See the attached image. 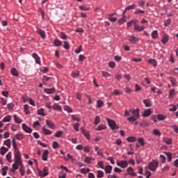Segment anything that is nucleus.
Here are the masks:
<instances>
[{
  "mask_svg": "<svg viewBox=\"0 0 178 178\" xmlns=\"http://www.w3.org/2000/svg\"><path fill=\"white\" fill-rule=\"evenodd\" d=\"M132 116L127 118L128 122L130 123H134L137 120L140 119V109L139 108H131L129 111H125L124 116Z\"/></svg>",
  "mask_w": 178,
  "mask_h": 178,
  "instance_id": "obj_1",
  "label": "nucleus"
},
{
  "mask_svg": "<svg viewBox=\"0 0 178 178\" xmlns=\"http://www.w3.org/2000/svg\"><path fill=\"white\" fill-rule=\"evenodd\" d=\"M14 158L15 163H18V165H22L23 162L22 161V154H20V151H15L14 152Z\"/></svg>",
  "mask_w": 178,
  "mask_h": 178,
  "instance_id": "obj_2",
  "label": "nucleus"
},
{
  "mask_svg": "<svg viewBox=\"0 0 178 178\" xmlns=\"http://www.w3.org/2000/svg\"><path fill=\"white\" fill-rule=\"evenodd\" d=\"M158 165L159 163L157 161H152L148 164L147 168L149 169V170L155 172V170H156V168H158Z\"/></svg>",
  "mask_w": 178,
  "mask_h": 178,
  "instance_id": "obj_3",
  "label": "nucleus"
},
{
  "mask_svg": "<svg viewBox=\"0 0 178 178\" xmlns=\"http://www.w3.org/2000/svg\"><path fill=\"white\" fill-rule=\"evenodd\" d=\"M106 121L111 130H116V129H119V127L118 126V124H116V122L115 121L109 118H106Z\"/></svg>",
  "mask_w": 178,
  "mask_h": 178,
  "instance_id": "obj_4",
  "label": "nucleus"
},
{
  "mask_svg": "<svg viewBox=\"0 0 178 178\" xmlns=\"http://www.w3.org/2000/svg\"><path fill=\"white\" fill-rule=\"evenodd\" d=\"M48 167H44L42 170H39L38 176H40V177H45L46 176H48Z\"/></svg>",
  "mask_w": 178,
  "mask_h": 178,
  "instance_id": "obj_5",
  "label": "nucleus"
},
{
  "mask_svg": "<svg viewBox=\"0 0 178 178\" xmlns=\"http://www.w3.org/2000/svg\"><path fill=\"white\" fill-rule=\"evenodd\" d=\"M117 166L122 168V169H126L129 166V162L127 161H117Z\"/></svg>",
  "mask_w": 178,
  "mask_h": 178,
  "instance_id": "obj_6",
  "label": "nucleus"
},
{
  "mask_svg": "<svg viewBox=\"0 0 178 178\" xmlns=\"http://www.w3.org/2000/svg\"><path fill=\"white\" fill-rule=\"evenodd\" d=\"M22 129L25 133H29V134L33 133V129L26 124H22Z\"/></svg>",
  "mask_w": 178,
  "mask_h": 178,
  "instance_id": "obj_7",
  "label": "nucleus"
},
{
  "mask_svg": "<svg viewBox=\"0 0 178 178\" xmlns=\"http://www.w3.org/2000/svg\"><path fill=\"white\" fill-rule=\"evenodd\" d=\"M129 41L131 42V44H136V42H138L140 41V39L134 35H130Z\"/></svg>",
  "mask_w": 178,
  "mask_h": 178,
  "instance_id": "obj_8",
  "label": "nucleus"
},
{
  "mask_svg": "<svg viewBox=\"0 0 178 178\" xmlns=\"http://www.w3.org/2000/svg\"><path fill=\"white\" fill-rule=\"evenodd\" d=\"M134 30L135 31H138V33H140V31H144L145 30V27L144 26H140L138 24H135V26H134Z\"/></svg>",
  "mask_w": 178,
  "mask_h": 178,
  "instance_id": "obj_9",
  "label": "nucleus"
},
{
  "mask_svg": "<svg viewBox=\"0 0 178 178\" xmlns=\"http://www.w3.org/2000/svg\"><path fill=\"white\" fill-rule=\"evenodd\" d=\"M46 124L49 129L52 130L55 129V124L49 120H46Z\"/></svg>",
  "mask_w": 178,
  "mask_h": 178,
  "instance_id": "obj_10",
  "label": "nucleus"
},
{
  "mask_svg": "<svg viewBox=\"0 0 178 178\" xmlns=\"http://www.w3.org/2000/svg\"><path fill=\"white\" fill-rule=\"evenodd\" d=\"M32 56L33 58H35V60L38 65H41V59L40 58V56H38V54L33 53Z\"/></svg>",
  "mask_w": 178,
  "mask_h": 178,
  "instance_id": "obj_11",
  "label": "nucleus"
},
{
  "mask_svg": "<svg viewBox=\"0 0 178 178\" xmlns=\"http://www.w3.org/2000/svg\"><path fill=\"white\" fill-rule=\"evenodd\" d=\"M127 173H129L131 176H134L136 177L137 176V174L136 172H134V170L133 169V168L129 167L127 168Z\"/></svg>",
  "mask_w": 178,
  "mask_h": 178,
  "instance_id": "obj_12",
  "label": "nucleus"
},
{
  "mask_svg": "<svg viewBox=\"0 0 178 178\" xmlns=\"http://www.w3.org/2000/svg\"><path fill=\"white\" fill-rule=\"evenodd\" d=\"M143 104L146 106V108H149L152 106V104H151V100L149 99H144L143 100Z\"/></svg>",
  "mask_w": 178,
  "mask_h": 178,
  "instance_id": "obj_13",
  "label": "nucleus"
},
{
  "mask_svg": "<svg viewBox=\"0 0 178 178\" xmlns=\"http://www.w3.org/2000/svg\"><path fill=\"white\" fill-rule=\"evenodd\" d=\"M37 33L38 34H39V35H40V37H42V38H45V37H47V35H45V31H44L43 30H41L40 29H37Z\"/></svg>",
  "mask_w": 178,
  "mask_h": 178,
  "instance_id": "obj_14",
  "label": "nucleus"
},
{
  "mask_svg": "<svg viewBox=\"0 0 178 178\" xmlns=\"http://www.w3.org/2000/svg\"><path fill=\"white\" fill-rule=\"evenodd\" d=\"M112 169H113L112 165H106L104 168L105 172L107 174L112 173Z\"/></svg>",
  "mask_w": 178,
  "mask_h": 178,
  "instance_id": "obj_15",
  "label": "nucleus"
},
{
  "mask_svg": "<svg viewBox=\"0 0 178 178\" xmlns=\"http://www.w3.org/2000/svg\"><path fill=\"white\" fill-rule=\"evenodd\" d=\"M10 120H12V115H6V117H4L3 119H2V122L3 123H6L8 122H10Z\"/></svg>",
  "mask_w": 178,
  "mask_h": 178,
  "instance_id": "obj_16",
  "label": "nucleus"
},
{
  "mask_svg": "<svg viewBox=\"0 0 178 178\" xmlns=\"http://www.w3.org/2000/svg\"><path fill=\"white\" fill-rule=\"evenodd\" d=\"M152 113L151 109H147L143 112V118H148Z\"/></svg>",
  "mask_w": 178,
  "mask_h": 178,
  "instance_id": "obj_17",
  "label": "nucleus"
},
{
  "mask_svg": "<svg viewBox=\"0 0 178 178\" xmlns=\"http://www.w3.org/2000/svg\"><path fill=\"white\" fill-rule=\"evenodd\" d=\"M48 154H49V152L48 150H44L42 154V161H47L48 159Z\"/></svg>",
  "mask_w": 178,
  "mask_h": 178,
  "instance_id": "obj_18",
  "label": "nucleus"
},
{
  "mask_svg": "<svg viewBox=\"0 0 178 178\" xmlns=\"http://www.w3.org/2000/svg\"><path fill=\"white\" fill-rule=\"evenodd\" d=\"M9 151V149L5 147H1L0 148V154L1 155H5V154L7 153V152Z\"/></svg>",
  "mask_w": 178,
  "mask_h": 178,
  "instance_id": "obj_19",
  "label": "nucleus"
},
{
  "mask_svg": "<svg viewBox=\"0 0 178 178\" xmlns=\"http://www.w3.org/2000/svg\"><path fill=\"white\" fill-rule=\"evenodd\" d=\"M19 173L22 176H24V174L26 173V170H24V166L23 165V163H22V165H19Z\"/></svg>",
  "mask_w": 178,
  "mask_h": 178,
  "instance_id": "obj_20",
  "label": "nucleus"
},
{
  "mask_svg": "<svg viewBox=\"0 0 178 178\" xmlns=\"http://www.w3.org/2000/svg\"><path fill=\"white\" fill-rule=\"evenodd\" d=\"M42 130H43V133L45 136H49V135L52 134V131H50L49 129H46L45 127H42Z\"/></svg>",
  "mask_w": 178,
  "mask_h": 178,
  "instance_id": "obj_21",
  "label": "nucleus"
},
{
  "mask_svg": "<svg viewBox=\"0 0 178 178\" xmlns=\"http://www.w3.org/2000/svg\"><path fill=\"white\" fill-rule=\"evenodd\" d=\"M176 92V89L172 88L169 91L168 97L169 98H173L175 97V94Z\"/></svg>",
  "mask_w": 178,
  "mask_h": 178,
  "instance_id": "obj_22",
  "label": "nucleus"
},
{
  "mask_svg": "<svg viewBox=\"0 0 178 178\" xmlns=\"http://www.w3.org/2000/svg\"><path fill=\"white\" fill-rule=\"evenodd\" d=\"M10 73L13 76H15V77L19 76V72H17V70H16V68L11 69Z\"/></svg>",
  "mask_w": 178,
  "mask_h": 178,
  "instance_id": "obj_23",
  "label": "nucleus"
},
{
  "mask_svg": "<svg viewBox=\"0 0 178 178\" xmlns=\"http://www.w3.org/2000/svg\"><path fill=\"white\" fill-rule=\"evenodd\" d=\"M30 106L28 104H25L24 106V111L25 112V115H29L30 114Z\"/></svg>",
  "mask_w": 178,
  "mask_h": 178,
  "instance_id": "obj_24",
  "label": "nucleus"
},
{
  "mask_svg": "<svg viewBox=\"0 0 178 178\" xmlns=\"http://www.w3.org/2000/svg\"><path fill=\"white\" fill-rule=\"evenodd\" d=\"M137 20H131V22H128L127 24V27L128 29H130V27H131V26H133V24L134 26H136V24L137 23Z\"/></svg>",
  "mask_w": 178,
  "mask_h": 178,
  "instance_id": "obj_25",
  "label": "nucleus"
},
{
  "mask_svg": "<svg viewBox=\"0 0 178 178\" xmlns=\"http://www.w3.org/2000/svg\"><path fill=\"white\" fill-rule=\"evenodd\" d=\"M168 41H169V36L165 34L163 36L161 42H163V44H166V42H168Z\"/></svg>",
  "mask_w": 178,
  "mask_h": 178,
  "instance_id": "obj_26",
  "label": "nucleus"
},
{
  "mask_svg": "<svg viewBox=\"0 0 178 178\" xmlns=\"http://www.w3.org/2000/svg\"><path fill=\"white\" fill-rule=\"evenodd\" d=\"M152 134H154V136H157L158 137H161V131H159V130L155 129L152 131Z\"/></svg>",
  "mask_w": 178,
  "mask_h": 178,
  "instance_id": "obj_27",
  "label": "nucleus"
},
{
  "mask_svg": "<svg viewBox=\"0 0 178 178\" xmlns=\"http://www.w3.org/2000/svg\"><path fill=\"white\" fill-rule=\"evenodd\" d=\"M54 44L56 47H60V45H62V41L59 40L58 39H55Z\"/></svg>",
  "mask_w": 178,
  "mask_h": 178,
  "instance_id": "obj_28",
  "label": "nucleus"
},
{
  "mask_svg": "<svg viewBox=\"0 0 178 178\" xmlns=\"http://www.w3.org/2000/svg\"><path fill=\"white\" fill-rule=\"evenodd\" d=\"M44 92H47V94H54V92H55V88L45 89Z\"/></svg>",
  "mask_w": 178,
  "mask_h": 178,
  "instance_id": "obj_29",
  "label": "nucleus"
},
{
  "mask_svg": "<svg viewBox=\"0 0 178 178\" xmlns=\"http://www.w3.org/2000/svg\"><path fill=\"white\" fill-rule=\"evenodd\" d=\"M14 120L15 123H22V119H20L16 114L13 115Z\"/></svg>",
  "mask_w": 178,
  "mask_h": 178,
  "instance_id": "obj_30",
  "label": "nucleus"
},
{
  "mask_svg": "<svg viewBox=\"0 0 178 178\" xmlns=\"http://www.w3.org/2000/svg\"><path fill=\"white\" fill-rule=\"evenodd\" d=\"M6 158L7 161H8L10 163L12 162V152H9L6 156Z\"/></svg>",
  "mask_w": 178,
  "mask_h": 178,
  "instance_id": "obj_31",
  "label": "nucleus"
},
{
  "mask_svg": "<svg viewBox=\"0 0 178 178\" xmlns=\"http://www.w3.org/2000/svg\"><path fill=\"white\" fill-rule=\"evenodd\" d=\"M105 129H106V127L104 124H99L96 130H97V131H101V130H105Z\"/></svg>",
  "mask_w": 178,
  "mask_h": 178,
  "instance_id": "obj_32",
  "label": "nucleus"
},
{
  "mask_svg": "<svg viewBox=\"0 0 178 178\" xmlns=\"http://www.w3.org/2000/svg\"><path fill=\"white\" fill-rule=\"evenodd\" d=\"M82 133L88 140H90V133L88 131H86V129H83Z\"/></svg>",
  "mask_w": 178,
  "mask_h": 178,
  "instance_id": "obj_33",
  "label": "nucleus"
},
{
  "mask_svg": "<svg viewBox=\"0 0 178 178\" xmlns=\"http://www.w3.org/2000/svg\"><path fill=\"white\" fill-rule=\"evenodd\" d=\"M59 36L62 40H67V38H69V37L63 32H60Z\"/></svg>",
  "mask_w": 178,
  "mask_h": 178,
  "instance_id": "obj_34",
  "label": "nucleus"
},
{
  "mask_svg": "<svg viewBox=\"0 0 178 178\" xmlns=\"http://www.w3.org/2000/svg\"><path fill=\"white\" fill-rule=\"evenodd\" d=\"M71 119H72L74 122H80L81 120L80 118L76 115H71Z\"/></svg>",
  "mask_w": 178,
  "mask_h": 178,
  "instance_id": "obj_35",
  "label": "nucleus"
},
{
  "mask_svg": "<svg viewBox=\"0 0 178 178\" xmlns=\"http://www.w3.org/2000/svg\"><path fill=\"white\" fill-rule=\"evenodd\" d=\"M152 38L154 40H156V38H158V31H153L152 32Z\"/></svg>",
  "mask_w": 178,
  "mask_h": 178,
  "instance_id": "obj_36",
  "label": "nucleus"
},
{
  "mask_svg": "<svg viewBox=\"0 0 178 178\" xmlns=\"http://www.w3.org/2000/svg\"><path fill=\"white\" fill-rule=\"evenodd\" d=\"M101 123V118H99V116H96L94 120V124H99Z\"/></svg>",
  "mask_w": 178,
  "mask_h": 178,
  "instance_id": "obj_37",
  "label": "nucleus"
},
{
  "mask_svg": "<svg viewBox=\"0 0 178 178\" xmlns=\"http://www.w3.org/2000/svg\"><path fill=\"white\" fill-rule=\"evenodd\" d=\"M149 63L150 65H152L153 66H157L158 63H156V60L155 59H150L149 60Z\"/></svg>",
  "mask_w": 178,
  "mask_h": 178,
  "instance_id": "obj_38",
  "label": "nucleus"
},
{
  "mask_svg": "<svg viewBox=\"0 0 178 178\" xmlns=\"http://www.w3.org/2000/svg\"><path fill=\"white\" fill-rule=\"evenodd\" d=\"M38 115H40L41 116H46L47 114L44 112V108H40L38 111Z\"/></svg>",
  "mask_w": 178,
  "mask_h": 178,
  "instance_id": "obj_39",
  "label": "nucleus"
},
{
  "mask_svg": "<svg viewBox=\"0 0 178 178\" xmlns=\"http://www.w3.org/2000/svg\"><path fill=\"white\" fill-rule=\"evenodd\" d=\"M140 126H141V127H148V126H149V124H148V122L145 121H142L140 123Z\"/></svg>",
  "mask_w": 178,
  "mask_h": 178,
  "instance_id": "obj_40",
  "label": "nucleus"
},
{
  "mask_svg": "<svg viewBox=\"0 0 178 178\" xmlns=\"http://www.w3.org/2000/svg\"><path fill=\"white\" fill-rule=\"evenodd\" d=\"M127 141H128V143H134L135 141H136V138L131 136L127 138Z\"/></svg>",
  "mask_w": 178,
  "mask_h": 178,
  "instance_id": "obj_41",
  "label": "nucleus"
},
{
  "mask_svg": "<svg viewBox=\"0 0 178 178\" xmlns=\"http://www.w3.org/2000/svg\"><path fill=\"white\" fill-rule=\"evenodd\" d=\"M15 138H17V140H23L24 136L22 134H17L15 135Z\"/></svg>",
  "mask_w": 178,
  "mask_h": 178,
  "instance_id": "obj_42",
  "label": "nucleus"
},
{
  "mask_svg": "<svg viewBox=\"0 0 178 178\" xmlns=\"http://www.w3.org/2000/svg\"><path fill=\"white\" fill-rule=\"evenodd\" d=\"M52 108L54 109V111H61L62 110V107H60V106H59L58 104H54L52 106Z\"/></svg>",
  "mask_w": 178,
  "mask_h": 178,
  "instance_id": "obj_43",
  "label": "nucleus"
},
{
  "mask_svg": "<svg viewBox=\"0 0 178 178\" xmlns=\"http://www.w3.org/2000/svg\"><path fill=\"white\" fill-rule=\"evenodd\" d=\"M64 109L69 113H72V112H73V109H72V108H70L69 106H65Z\"/></svg>",
  "mask_w": 178,
  "mask_h": 178,
  "instance_id": "obj_44",
  "label": "nucleus"
},
{
  "mask_svg": "<svg viewBox=\"0 0 178 178\" xmlns=\"http://www.w3.org/2000/svg\"><path fill=\"white\" fill-rule=\"evenodd\" d=\"M97 177L102 178L104 177V172L102 170H97Z\"/></svg>",
  "mask_w": 178,
  "mask_h": 178,
  "instance_id": "obj_45",
  "label": "nucleus"
},
{
  "mask_svg": "<svg viewBox=\"0 0 178 178\" xmlns=\"http://www.w3.org/2000/svg\"><path fill=\"white\" fill-rule=\"evenodd\" d=\"M132 9H136V4H132L126 7L125 10H131Z\"/></svg>",
  "mask_w": 178,
  "mask_h": 178,
  "instance_id": "obj_46",
  "label": "nucleus"
},
{
  "mask_svg": "<svg viewBox=\"0 0 178 178\" xmlns=\"http://www.w3.org/2000/svg\"><path fill=\"white\" fill-rule=\"evenodd\" d=\"M12 143L15 151H19V149H17V145L16 144V141L15 140V139L12 140Z\"/></svg>",
  "mask_w": 178,
  "mask_h": 178,
  "instance_id": "obj_47",
  "label": "nucleus"
},
{
  "mask_svg": "<svg viewBox=\"0 0 178 178\" xmlns=\"http://www.w3.org/2000/svg\"><path fill=\"white\" fill-rule=\"evenodd\" d=\"M157 119L158 120H165V119H166V116L162 114H159L157 115Z\"/></svg>",
  "mask_w": 178,
  "mask_h": 178,
  "instance_id": "obj_48",
  "label": "nucleus"
},
{
  "mask_svg": "<svg viewBox=\"0 0 178 178\" xmlns=\"http://www.w3.org/2000/svg\"><path fill=\"white\" fill-rule=\"evenodd\" d=\"M165 155L168 158V162H171L172 161V154L169 152H165Z\"/></svg>",
  "mask_w": 178,
  "mask_h": 178,
  "instance_id": "obj_49",
  "label": "nucleus"
},
{
  "mask_svg": "<svg viewBox=\"0 0 178 178\" xmlns=\"http://www.w3.org/2000/svg\"><path fill=\"white\" fill-rule=\"evenodd\" d=\"M104 106V102L99 100L97 103V108H102Z\"/></svg>",
  "mask_w": 178,
  "mask_h": 178,
  "instance_id": "obj_50",
  "label": "nucleus"
},
{
  "mask_svg": "<svg viewBox=\"0 0 178 178\" xmlns=\"http://www.w3.org/2000/svg\"><path fill=\"white\" fill-rule=\"evenodd\" d=\"M143 13H145V10H140V9H137V10L134 12V14H135V15H140V14H143Z\"/></svg>",
  "mask_w": 178,
  "mask_h": 178,
  "instance_id": "obj_51",
  "label": "nucleus"
},
{
  "mask_svg": "<svg viewBox=\"0 0 178 178\" xmlns=\"http://www.w3.org/2000/svg\"><path fill=\"white\" fill-rule=\"evenodd\" d=\"M81 173H83V175H86V173H88L90 172V169L88 168H82L80 170Z\"/></svg>",
  "mask_w": 178,
  "mask_h": 178,
  "instance_id": "obj_52",
  "label": "nucleus"
},
{
  "mask_svg": "<svg viewBox=\"0 0 178 178\" xmlns=\"http://www.w3.org/2000/svg\"><path fill=\"white\" fill-rule=\"evenodd\" d=\"M160 159H161V163H165V162H166V157L163 154L160 155Z\"/></svg>",
  "mask_w": 178,
  "mask_h": 178,
  "instance_id": "obj_53",
  "label": "nucleus"
},
{
  "mask_svg": "<svg viewBox=\"0 0 178 178\" xmlns=\"http://www.w3.org/2000/svg\"><path fill=\"white\" fill-rule=\"evenodd\" d=\"M3 144L4 145H6L7 147H8V148H10V139H8L5 140Z\"/></svg>",
  "mask_w": 178,
  "mask_h": 178,
  "instance_id": "obj_54",
  "label": "nucleus"
},
{
  "mask_svg": "<svg viewBox=\"0 0 178 178\" xmlns=\"http://www.w3.org/2000/svg\"><path fill=\"white\" fill-rule=\"evenodd\" d=\"M52 147H53L54 149H56V148H58V147H59V143H58V142H56V141H54L52 143Z\"/></svg>",
  "mask_w": 178,
  "mask_h": 178,
  "instance_id": "obj_55",
  "label": "nucleus"
},
{
  "mask_svg": "<svg viewBox=\"0 0 178 178\" xmlns=\"http://www.w3.org/2000/svg\"><path fill=\"white\" fill-rule=\"evenodd\" d=\"M102 74L104 77H111V74H109L105 71H102Z\"/></svg>",
  "mask_w": 178,
  "mask_h": 178,
  "instance_id": "obj_56",
  "label": "nucleus"
},
{
  "mask_svg": "<svg viewBox=\"0 0 178 178\" xmlns=\"http://www.w3.org/2000/svg\"><path fill=\"white\" fill-rule=\"evenodd\" d=\"M63 48H65V49H70V45H69V44L67 41H64Z\"/></svg>",
  "mask_w": 178,
  "mask_h": 178,
  "instance_id": "obj_57",
  "label": "nucleus"
},
{
  "mask_svg": "<svg viewBox=\"0 0 178 178\" xmlns=\"http://www.w3.org/2000/svg\"><path fill=\"white\" fill-rule=\"evenodd\" d=\"M84 161L86 163H90V162H91L92 159H91V157H88L87 156H85Z\"/></svg>",
  "mask_w": 178,
  "mask_h": 178,
  "instance_id": "obj_58",
  "label": "nucleus"
},
{
  "mask_svg": "<svg viewBox=\"0 0 178 178\" xmlns=\"http://www.w3.org/2000/svg\"><path fill=\"white\" fill-rule=\"evenodd\" d=\"M63 134V131H58L56 133V134L54 135V137H57L59 138L60 137V136H62Z\"/></svg>",
  "mask_w": 178,
  "mask_h": 178,
  "instance_id": "obj_59",
  "label": "nucleus"
},
{
  "mask_svg": "<svg viewBox=\"0 0 178 178\" xmlns=\"http://www.w3.org/2000/svg\"><path fill=\"white\" fill-rule=\"evenodd\" d=\"M8 170V167L5 166L2 168V175L3 176H6V172Z\"/></svg>",
  "mask_w": 178,
  "mask_h": 178,
  "instance_id": "obj_60",
  "label": "nucleus"
},
{
  "mask_svg": "<svg viewBox=\"0 0 178 178\" xmlns=\"http://www.w3.org/2000/svg\"><path fill=\"white\" fill-rule=\"evenodd\" d=\"M79 8L81 9V10H90V8L84 6H79Z\"/></svg>",
  "mask_w": 178,
  "mask_h": 178,
  "instance_id": "obj_61",
  "label": "nucleus"
},
{
  "mask_svg": "<svg viewBox=\"0 0 178 178\" xmlns=\"http://www.w3.org/2000/svg\"><path fill=\"white\" fill-rule=\"evenodd\" d=\"M170 80L171 84H172L173 86H176V79H175V78L170 77Z\"/></svg>",
  "mask_w": 178,
  "mask_h": 178,
  "instance_id": "obj_62",
  "label": "nucleus"
},
{
  "mask_svg": "<svg viewBox=\"0 0 178 178\" xmlns=\"http://www.w3.org/2000/svg\"><path fill=\"white\" fill-rule=\"evenodd\" d=\"M79 127H80V124L79 123L74 124V130H76V131H79Z\"/></svg>",
  "mask_w": 178,
  "mask_h": 178,
  "instance_id": "obj_63",
  "label": "nucleus"
},
{
  "mask_svg": "<svg viewBox=\"0 0 178 178\" xmlns=\"http://www.w3.org/2000/svg\"><path fill=\"white\" fill-rule=\"evenodd\" d=\"M79 74L80 73L79 72V71H74L72 73V77H77V76H79Z\"/></svg>",
  "mask_w": 178,
  "mask_h": 178,
  "instance_id": "obj_64",
  "label": "nucleus"
}]
</instances>
